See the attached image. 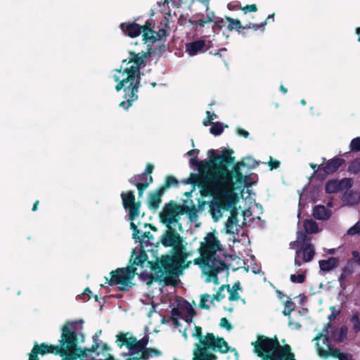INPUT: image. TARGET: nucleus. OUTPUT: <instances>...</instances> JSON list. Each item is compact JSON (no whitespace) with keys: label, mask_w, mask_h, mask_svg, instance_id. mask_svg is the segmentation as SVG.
Segmentation results:
<instances>
[{"label":"nucleus","mask_w":360,"mask_h":360,"mask_svg":"<svg viewBox=\"0 0 360 360\" xmlns=\"http://www.w3.org/2000/svg\"><path fill=\"white\" fill-rule=\"evenodd\" d=\"M235 160L234 156L229 155L205 172L204 178L199 185L202 198H214L226 188L232 189L235 184L238 186L252 185V182L249 181L250 176L243 174L241 167L247 166L255 167L259 162L250 158H244L236 163Z\"/></svg>","instance_id":"obj_1"},{"label":"nucleus","mask_w":360,"mask_h":360,"mask_svg":"<svg viewBox=\"0 0 360 360\" xmlns=\"http://www.w3.org/2000/svg\"><path fill=\"white\" fill-rule=\"evenodd\" d=\"M162 236L160 242L165 248L171 247L169 254L162 255L155 262H148L151 271L155 274V281H164L165 285L176 286V278L189 267L191 261H187L190 253L186 251L184 239L172 226Z\"/></svg>","instance_id":"obj_2"},{"label":"nucleus","mask_w":360,"mask_h":360,"mask_svg":"<svg viewBox=\"0 0 360 360\" xmlns=\"http://www.w3.org/2000/svg\"><path fill=\"white\" fill-rule=\"evenodd\" d=\"M155 51L152 50L151 47H148L147 52L141 51L136 53L130 51L128 63H132V65L122 71V74H127V77L120 81L119 77L114 76L115 81H119L115 86L116 91H120L123 89L124 98L126 99L120 103V107L128 110L132 103L138 99L137 93L141 86L140 69L146 66V60Z\"/></svg>","instance_id":"obj_3"},{"label":"nucleus","mask_w":360,"mask_h":360,"mask_svg":"<svg viewBox=\"0 0 360 360\" xmlns=\"http://www.w3.org/2000/svg\"><path fill=\"white\" fill-rule=\"evenodd\" d=\"M83 321H66L60 328V337L58 345L65 355L70 354L79 345L85 341V335L82 333Z\"/></svg>","instance_id":"obj_4"},{"label":"nucleus","mask_w":360,"mask_h":360,"mask_svg":"<svg viewBox=\"0 0 360 360\" xmlns=\"http://www.w3.org/2000/svg\"><path fill=\"white\" fill-rule=\"evenodd\" d=\"M136 271V268L132 266L117 268L110 273L109 278L105 277V283L110 286L118 285L121 291H128L134 285L131 281L135 276Z\"/></svg>","instance_id":"obj_5"},{"label":"nucleus","mask_w":360,"mask_h":360,"mask_svg":"<svg viewBox=\"0 0 360 360\" xmlns=\"http://www.w3.org/2000/svg\"><path fill=\"white\" fill-rule=\"evenodd\" d=\"M120 197L122 201L123 207L125 210H129V219L131 221L130 229L133 231V238L140 240L139 234L140 231L138 229L136 225L134 223V221L140 214V208L141 202L140 201L136 202L135 195L134 192L128 191L126 192H122Z\"/></svg>","instance_id":"obj_6"},{"label":"nucleus","mask_w":360,"mask_h":360,"mask_svg":"<svg viewBox=\"0 0 360 360\" xmlns=\"http://www.w3.org/2000/svg\"><path fill=\"white\" fill-rule=\"evenodd\" d=\"M233 150L230 148H224L219 155L217 154L214 149H210L207 152L209 160L199 161L197 157H193L190 159L189 163L191 166L197 167L200 173H205L229 155H233Z\"/></svg>","instance_id":"obj_7"},{"label":"nucleus","mask_w":360,"mask_h":360,"mask_svg":"<svg viewBox=\"0 0 360 360\" xmlns=\"http://www.w3.org/2000/svg\"><path fill=\"white\" fill-rule=\"evenodd\" d=\"M128 334V333H120L116 335V339L118 347L121 348L123 345H125L129 351L130 356L138 354L148 348L146 346L149 342L148 335H146L138 340L134 336L127 338Z\"/></svg>","instance_id":"obj_8"},{"label":"nucleus","mask_w":360,"mask_h":360,"mask_svg":"<svg viewBox=\"0 0 360 360\" xmlns=\"http://www.w3.org/2000/svg\"><path fill=\"white\" fill-rule=\"evenodd\" d=\"M235 204L233 195L231 193L221 191L216 195L212 201L209 202L210 212L212 217L216 220L219 217L221 216V210H229Z\"/></svg>","instance_id":"obj_9"},{"label":"nucleus","mask_w":360,"mask_h":360,"mask_svg":"<svg viewBox=\"0 0 360 360\" xmlns=\"http://www.w3.org/2000/svg\"><path fill=\"white\" fill-rule=\"evenodd\" d=\"M254 346L255 352L257 355L264 359L267 356L274 354L280 345V342L276 336L274 338H268L264 335H260L257 338V340L252 343Z\"/></svg>","instance_id":"obj_10"},{"label":"nucleus","mask_w":360,"mask_h":360,"mask_svg":"<svg viewBox=\"0 0 360 360\" xmlns=\"http://www.w3.org/2000/svg\"><path fill=\"white\" fill-rule=\"evenodd\" d=\"M198 345L205 350L210 349L222 354L227 353L230 349V347L223 338L216 337L212 333H207Z\"/></svg>","instance_id":"obj_11"},{"label":"nucleus","mask_w":360,"mask_h":360,"mask_svg":"<svg viewBox=\"0 0 360 360\" xmlns=\"http://www.w3.org/2000/svg\"><path fill=\"white\" fill-rule=\"evenodd\" d=\"M120 28L125 35L131 38L136 37L143 33V40L148 42V32H150V22L147 20L143 25H140L136 22H124L120 25Z\"/></svg>","instance_id":"obj_12"},{"label":"nucleus","mask_w":360,"mask_h":360,"mask_svg":"<svg viewBox=\"0 0 360 360\" xmlns=\"http://www.w3.org/2000/svg\"><path fill=\"white\" fill-rule=\"evenodd\" d=\"M182 206L177 205L173 200L166 203L160 213V221L165 224L167 227L178 221L177 217L182 214Z\"/></svg>","instance_id":"obj_13"},{"label":"nucleus","mask_w":360,"mask_h":360,"mask_svg":"<svg viewBox=\"0 0 360 360\" xmlns=\"http://www.w3.org/2000/svg\"><path fill=\"white\" fill-rule=\"evenodd\" d=\"M323 343L327 345L328 349L326 350L324 348L320 347L319 343H316L317 352L321 357L323 359L333 357L338 358L339 360H354L353 359L352 354L342 353L338 348H330L328 338L327 336H325L323 340Z\"/></svg>","instance_id":"obj_14"},{"label":"nucleus","mask_w":360,"mask_h":360,"mask_svg":"<svg viewBox=\"0 0 360 360\" xmlns=\"http://www.w3.org/2000/svg\"><path fill=\"white\" fill-rule=\"evenodd\" d=\"M315 255L314 247L312 244H302L295 252V265L300 266L302 263L311 261Z\"/></svg>","instance_id":"obj_15"},{"label":"nucleus","mask_w":360,"mask_h":360,"mask_svg":"<svg viewBox=\"0 0 360 360\" xmlns=\"http://www.w3.org/2000/svg\"><path fill=\"white\" fill-rule=\"evenodd\" d=\"M345 163V160L338 156L328 160L325 164L323 163V167H321V170H323V173L319 172V174H318V179L320 180L325 179L328 175L333 174L336 172Z\"/></svg>","instance_id":"obj_16"},{"label":"nucleus","mask_w":360,"mask_h":360,"mask_svg":"<svg viewBox=\"0 0 360 360\" xmlns=\"http://www.w3.org/2000/svg\"><path fill=\"white\" fill-rule=\"evenodd\" d=\"M153 181V176H147L143 173L135 174L129 179V182L137 188L139 198L143 195L145 190Z\"/></svg>","instance_id":"obj_17"},{"label":"nucleus","mask_w":360,"mask_h":360,"mask_svg":"<svg viewBox=\"0 0 360 360\" xmlns=\"http://www.w3.org/2000/svg\"><path fill=\"white\" fill-rule=\"evenodd\" d=\"M264 359L266 360H296L295 354L292 352V348L290 345L285 344L281 345L280 344L278 349L276 350L274 354L267 356Z\"/></svg>","instance_id":"obj_18"},{"label":"nucleus","mask_w":360,"mask_h":360,"mask_svg":"<svg viewBox=\"0 0 360 360\" xmlns=\"http://www.w3.org/2000/svg\"><path fill=\"white\" fill-rule=\"evenodd\" d=\"M207 12L205 18H200L198 20L193 19H186L184 18L183 15L179 19V22L180 25H185L186 22H188L191 25H193L195 30H198V27H204L206 23L213 22L216 20L215 13L214 11H210L209 10Z\"/></svg>","instance_id":"obj_19"},{"label":"nucleus","mask_w":360,"mask_h":360,"mask_svg":"<svg viewBox=\"0 0 360 360\" xmlns=\"http://www.w3.org/2000/svg\"><path fill=\"white\" fill-rule=\"evenodd\" d=\"M205 46L206 44L205 40L198 39L188 43L186 46V49L189 55L195 56L200 51H206L207 49H205Z\"/></svg>","instance_id":"obj_20"},{"label":"nucleus","mask_w":360,"mask_h":360,"mask_svg":"<svg viewBox=\"0 0 360 360\" xmlns=\"http://www.w3.org/2000/svg\"><path fill=\"white\" fill-rule=\"evenodd\" d=\"M164 194V192L162 191L159 188L152 192L149 195L148 206L150 210H156L161 203V197Z\"/></svg>","instance_id":"obj_21"},{"label":"nucleus","mask_w":360,"mask_h":360,"mask_svg":"<svg viewBox=\"0 0 360 360\" xmlns=\"http://www.w3.org/2000/svg\"><path fill=\"white\" fill-rule=\"evenodd\" d=\"M193 357L200 360H217V356L213 353L201 348V346L196 345V347L193 352Z\"/></svg>","instance_id":"obj_22"},{"label":"nucleus","mask_w":360,"mask_h":360,"mask_svg":"<svg viewBox=\"0 0 360 360\" xmlns=\"http://www.w3.org/2000/svg\"><path fill=\"white\" fill-rule=\"evenodd\" d=\"M179 307L181 310L186 311L187 314L183 318L186 323H191L193 318L195 316L196 312L191 304L186 300H183L179 302Z\"/></svg>","instance_id":"obj_23"},{"label":"nucleus","mask_w":360,"mask_h":360,"mask_svg":"<svg viewBox=\"0 0 360 360\" xmlns=\"http://www.w3.org/2000/svg\"><path fill=\"white\" fill-rule=\"evenodd\" d=\"M313 216L318 220H327L331 216V211L324 205H316L313 209Z\"/></svg>","instance_id":"obj_24"},{"label":"nucleus","mask_w":360,"mask_h":360,"mask_svg":"<svg viewBox=\"0 0 360 360\" xmlns=\"http://www.w3.org/2000/svg\"><path fill=\"white\" fill-rule=\"evenodd\" d=\"M28 355V360H39V355H46L45 342L39 344L37 342H34L33 347Z\"/></svg>","instance_id":"obj_25"},{"label":"nucleus","mask_w":360,"mask_h":360,"mask_svg":"<svg viewBox=\"0 0 360 360\" xmlns=\"http://www.w3.org/2000/svg\"><path fill=\"white\" fill-rule=\"evenodd\" d=\"M218 250L219 249L210 245H207L204 242H201L198 250L201 256H202L204 258H207L208 259L210 260V259L215 255Z\"/></svg>","instance_id":"obj_26"},{"label":"nucleus","mask_w":360,"mask_h":360,"mask_svg":"<svg viewBox=\"0 0 360 360\" xmlns=\"http://www.w3.org/2000/svg\"><path fill=\"white\" fill-rule=\"evenodd\" d=\"M210 271L215 273H219L227 268L226 264L221 259L212 257L209 261L208 265Z\"/></svg>","instance_id":"obj_27"},{"label":"nucleus","mask_w":360,"mask_h":360,"mask_svg":"<svg viewBox=\"0 0 360 360\" xmlns=\"http://www.w3.org/2000/svg\"><path fill=\"white\" fill-rule=\"evenodd\" d=\"M320 269L323 271H329L338 265V259L335 257H330L319 262Z\"/></svg>","instance_id":"obj_28"},{"label":"nucleus","mask_w":360,"mask_h":360,"mask_svg":"<svg viewBox=\"0 0 360 360\" xmlns=\"http://www.w3.org/2000/svg\"><path fill=\"white\" fill-rule=\"evenodd\" d=\"M167 36V32L164 28H160L158 32L153 30L152 24L150 23V32H148V42L154 43Z\"/></svg>","instance_id":"obj_29"},{"label":"nucleus","mask_w":360,"mask_h":360,"mask_svg":"<svg viewBox=\"0 0 360 360\" xmlns=\"http://www.w3.org/2000/svg\"><path fill=\"white\" fill-rule=\"evenodd\" d=\"M148 260V255L144 250H141L139 255L134 256V254L131 255V258L130 259V262L131 263V266L136 265L141 266L143 267L144 263Z\"/></svg>","instance_id":"obj_30"},{"label":"nucleus","mask_w":360,"mask_h":360,"mask_svg":"<svg viewBox=\"0 0 360 360\" xmlns=\"http://www.w3.org/2000/svg\"><path fill=\"white\" fill-rule=\"evenodd\" d=\"M205 174V173H200V174L191 173L189 177L184 181V184L192 185L193 188H195V186L199 188L200 183L202 182Z\"/></svg>","instance_id":"obj_31"},{"label":"nucleus","mask_w":360,"mask_h":360,"mask_svg":"<svg viewBox=\"0 0 360 360\" xmlns=\"http://www.w3.org/2000/svg\"><path fill=\"white\" fill-rule=\"evenodd\" d=\"M161 355V352L155 348H146L145 350L141 352L139 357H137L139 360H148L150 357L154 356Z\"/></svg>","instance_id":"obj_32"},{"label":"nucleus","mask_w":360,"mask_h":360,"mask_svg":"<svg viewBox=\"0 0 360 360\" xmlns=\"http://www.w3.org/2000/svg\"><path fill=\"white\" fill-rule=\"evenodd\" d=\"M303 226L307 233H316L319 231L317 223L312 219H306L304 221Z\"/></svg>","instance_id":"obj_33"},{"label":"nucleus","mask_w":360,"mask_h":360,"mask_svg":"<svg viewBox=\"0 0 360 360\" xmlns=\"http://www.w3.org/2000/svg\"><path fill=\"white\" fill-rule=\"evenodd\" d=\"M325 191L327 193H336L340 191L338 180H329L325 186Z\"/></svg>","instance_id":"obj_34"},{"label":"nucleus","mask_w":360,"mask_h":360,"mask_svg":"<svg viewBox=\"0 0 360 360\" xmlns=\"http://www.w3.org/2000/svg\"><path fill=\"white\" fill-rule=\"evenodd\" d=\"M226 20L228 22L227 28L229 30H236L238 32H240V30H243V27L240 22V21L238 19H233L231 17H226Z\"/></svg>","instance_id":"obj_35"},{"label":"nucleus","mask_w":360,"mask_h":360,"mask_svg":"<svg viewBox=\"0 0 360 360\" xmlns=\"http://www.w3.org/2000/svg\"><path fill=\"white\" fill-rule=\"evenodd\" d=\"M183 207H182V214L184 213H186L188 215V217L191 220H195L198 215H197V212H198V210L195 206V205H192L191 207L188 206V205H181Z\"/></svg>","instance_id":"obj_36"},{"label":"nucleus","mask_w":360,"mask_h":360,"mask_svg":"<svg viewBox=\"0 0 360 360\" xmlns=\"http://www.w3.org/2000/svg\"><path fill=\"white\" fill-rule=\"evenodd\" d=\"M217 249H220V242L213 233H208L205 238V242Z\"/></svg>","instance_id":"obj_37"},{"label":"nucleus","mask_w":360,"mask_h":360,"mask_svg":"<svg viewBox=\"0 0 360 360\" xmlns=\"http://www.w3.org/2000/svg\"><path fill=\"white\" fill-rule=\"evenodd\" d=\"M46 354H52L55 355L62 356L64 355L59 345H49L45 342Z\"/></svg>","instance_id":"obj_38"},{"label":"nucleus","mask_w":360,"mask_h":360,"mask_svg":"<svg viewBox=\"0 0 360 360\" xmlns=\"http://www.w3.org/2000/svg\"><path fill=\"white\" fill-rule=\"evenodd\" d=\"M179 181L172 176H168L166 177L164 184L159 188L164 193L165 191L171 187L172 186H177Z\"/></svg>","instance_id":"obj_39"},{"label":"nucleus","mask_w":360,"mask_h":360,"mask_svg":"<svg viewBox=\"0 0 360 360\" xmlns=\"http://www.w3.org/2000/svg\"><path fill=\"white\" fill-rule=\"evenodd\" d=\"M348 171L353 174L360 172V158H357L350 162L348 167Z\"/></svg>","instance_id":"obj_40"},{"label":"nucleus","mask_w":360,"mask_h":360,"mask_svg":"<svg viewBox=\"0 0 360 360\" xmlns=\"http://www.w3.org/2000/svg\"><path fill=\"white\" fill-rule=\"evenodd\" d=\"M224 131V127L221 122H217L213 123L212 126L210 129V131L214 136H219L222 134Z\"/></svg>","instance_id":"obj_41"},{"label":"nucleus","mask_w":360,"mask_h":360,"mask_svg":"<svg viewBox=\"0 0 360 360\" xmlns=\"http://www.w3.org/2000/svg\"><path fill=\"white\" fill-rule=\"evenodd\" d=\"M347 333H348V328L345 325L342 326L340 328L338 338H336V340L338 342H343L345 340L347 339Z\"/></svg>","instance_id":"obj_42"},{"label":"nucleus","mask_w":360,"mask_h":360,"mask_svg":"<svg viewBox=\"0 0 360 360\" xmlns=\"http://www.w3.org/2000/svg\"><path fill=\"white\" fill-rule=\"evenodd\" d=\"M338 182L340 187V191L349 189L353 185V180L351 178H343L338 181Z\"/></svg>","instance_id":"obj_43"},{"label":"nucleus","mask_w":360,"mask_h":360,"mask_svg":"<svg viewBox=\"0 0 360 360\" xmlns=\"http://www.w3.org/2000/svg\"><path fill=\"white\" fill-rule=\"evenodd\" d=\"M297 240L300 244H312L311 243V238L307 236V233L298 231L297 233Z\"/></svg>","instance_id":"obj_44"},{"label":"nucleus","mask_w":360,"mask_h":360,"mask_svg":"<svg viewBox=\"0 0 360 360\" xmlns=\"http://www.w3.org/2000/svg\"><path fill=\"white\" fill-rule=\"evenodd\" d=\"M352 273V270L349 266H345L340 275L338 280L342 287L343 283H345L347 278Z\"/></svg>","instance_id":"obj_45"},{"label":"nucleus","mask_w":360,"mask_h":360,"mask_svg":"<svg viewBox=\"0 0 360 360\" xmlns=\"http://www.w3.org/2000/svg\"><path fill=\"white\" fill-rule=\"evenodd\" d=\"M352 324V329L356 333H358L360 332V319L358 316V314H354L350 320Z\"/></svg>","instance_id":"obj_46"},{"label":"nucleus","mask_w":360,"mask_h":360,"mask_svg":"<svg viewBox=\"0 0 360 360\" xmlns=\"http://www.w3.org/2000/svg\"><path fill=\"white\" fill-rule=\"evenodd\" d=\"M266 25V20H264V22H262L261 23H249L248 25H246L243 27V30L246 29H253L254 30L257 31L259 29H262L263 31L264 30V27Z\"/></svg>","instance_id":"obj_47"},{"label":"nucleus","mask_w":360,"mask_h":360,"mask_svg":"<svg viewBox=\"0 0 360 360\" xmlns=\"http://www.w3.org/2000/svg\"><path fill=\"white\" fill-rule=\"evenodd\" d=\"M214 24L212 25V32L215 33L217 31H220L225 25V22L224 19L219 18L216 19L214 22Z\"/></svg>","instance_id":"obj_48"},{"label":"nucleus","mask_w":360,"mask_h":360,"mask_svg":"<svg viewBox=\"0 0 360 360\" xmlns=\"http://www.w3.org/2000/svg\"><path fill=\"white\" fill-rule=\"evenodd\" d=\"M238 222L236 216H231L229 217L226 222V228L227 229V233H230L231 230L233 229L234 225Z\"/></svg>","instance_id":"obj_49"},{"label":"nucleus","mask_w":360,"mask_h":360,"mask_svg":"<svg viewBox=\"0 0 360 360\" xmlns=\"http://www.w3.org/2000/svg\"><path fill=\"white\" fill-rule=\"evenodd\" d=\"M351 151L359 152L360 151V137L353 139L349 144Z\"/></svg>","instance_id":"obj_50"},{"label":"nucleus","mask_w":360,"mask_h":360,"mask_svg":"<svg viewBox=\"0 0 360 360\" xmlns=\"http://www.w3.org/2000/svg\"><path fill=\"white\" fill-rule=\"evenodd\" d=\"M347 234L349 236H360V221H357L354 226L349 229Z\"/></svg>","instance_id":"obj_51"},{"label":"nucleus","mask_w":360,"mask_h":360,"mask_svg":"<svg viewBox=\"0 0 360 360\" xmlns=\"http://www.w3.org/2000/svg\"><path fill=\"white\" fill-rule=\"evenodd\" d=\"M294 303L292 301H291L290 300H288L285 303V309L283 311V314L285 315V316H288L290 315V314L294 310Z\"/></svg>","instance_id":"obj_52"},{"label":"nucleus","mask_w":360,"mask_h":360,"mask_svg":"<svg viewBox=\"0 0 360 360\" xmlns=\"http://www.w3.org/2000/svg\"><path fill=\"white\" fill-rule=\"evenodd\" d=\"M305 278H306V276L303 274H298V275H296V274L290 275V281L292 283H303L305 281Z\"/></svg>","instance_id":"obj_53"},{"label":"nucleus","mask_w":360,"mask_h":360,"mask_svg":"<svg viewBox=\"0 0 360 360\" xmlns=\"http://www.w3.org/2000/svg\"><path fill=\"white\" fill-rule=\"evenodd\" d=\"M210 297V295L208 294H205L201 296L200 301L199 304V307L202 309H210V305L207 304V302L208 301V298Z\"/></svg>","instance_id":"obj_54"},{"label":"nucleus","mask_w":360,"mask_h":360,"mask_svg":"<svg viewBox=\"0 0 360 360\" xmlns=\"http://www.w3.org/2000/svg\"><path fill=\"white\" fill-rule=\"evenodd\" d=\"M240 9L242 10L245 14H246L248 12L257 11V6L256 4L246 5L243 7L240 6Z\"/></svg>","instance_id":"obj_55"},{"label":"nucleus","mask_w":360,"mask_h":360,"mask_svg":"<svg viewBox=\"0 0 360 360\" xmlns=\"http://www.w3.org/2000/svg\"><path fill=\"white\" fill-rule=\"evenodd\" d=\"M268 165L270 168V170H273V169H278L281 165V162H280V161H278L277 160H274L271 157H270V160L268 162Z\"/></svg>","instance_id":"obj_56"},{"label":"nucleus","mask_w":360,"mask_h":360,"mask_svg":"<svg viewBox=\"0 0 360 360\" xmlns=\"http://www.w3.org/2000/svg\"><path fill=\"white\" fill-rule=\"evenodd\" d=\"M209 261L210 259L200 255V257L194 259L193 263L197 265H208Z\"/></svg>","instance_id":"obj_57"},{"label":"nucleus","mask_w":360,"mask_h":360,"mask_svg":"<svg viewBox=\"0 0 360 360\" xmlns=\"http://www.w3.org/2000/svg\"><path fill=\"white\" fill-rule=\"evenodd\" d=\"M181 310L179 307H174L173 308L172 310H171V319H179V318H182V314L181 312Z\"/></svg>","instance_id":"obj_58"},{"label":"nucleus","mask_w":360,"mask_h":360,"mask_svg":"<svg viewBox=\"0 0 360 360\" xmlns=\"http://www.w3.org/2000/svg\"><path fill=\"white\" fill-rule=\"evenodd\" d=\"M195 332L193 333V336L199 340V342L204 338L202 333V328L200 326H195Z\"/></svg>","instance_id":"obj_59"},{"label":"nucleus","mask_w":360,"mask_h":360,"mask_svg":"<svg viewBox=\"0 0 360 360\" xmlns=\"http://www.w3.org/2000/svg\"><path fill=\"white\" fill-rule=\"evenodd\" d=\"M219 326L221 328H226L227 330H230L231 329H232V326L231 323L225 317L221 319Z\"/></svg>","instance_id":"obj_60"},{"label":"nucleus","mask_w":360,"mask_h":360,"mask_svg":"<svg viewBox=\"0 0 360 360\" xmlns=\"http://www.w3.org/2000/svg\"><path fill=\"white\" fill-rule=\"evenodd\" d=\"M207 117L203 120V125L207 126L208 122L212 123V120H214V117H216L217 115L213 112L212 114L210 113V111L206 112Z\"/></svg>","instance_id":"obj_61"},{"label":"nucleus","mask_w":360,"mask_h":360,"mask_svg":"<svg viewBox=\"0 0 360 360\" xmlns=\"http://www.w3.org/2000/svg\"><path fill=\"white\" fill-rule=\"evenodd\" d=\"M154 170V166L148 163L147 164L145 170L142 172L143 174H145L147 176H152L151 174L153 173Z\"/></svg>","instance_id":"obj_62"},{"label":"nucleus","mask_w":360,"mask_h":360,"mask_svg":"<svg viewBox=\"0 0 360 360\" xmlns=\"http://www.w3.org/2000/svg\"><path fill=\"white\" fill-rule=\"evenodd\" d=\"M240 298V295L238 292V291H234V290H231L229 292V300L230 301H237Z\"/></svg>","instance_id":"obj_63"},{"label":"nucleus","mask_w":360,"mask_h":360,"mask_svg":"<svg viewBox=\"0 0 360 360\" xmlns=\"http://www.w3.org/2000/svg\"><path fill=\"white\" fill-rule=\"evenodd\" d=\"M310 167L314 170V174H316L318 175V174H319V172L323 173V170H321V167H323V163L320 165H317L316 164L311 163Z\"/></svg>","instance_id":"obj_64"}]
</instances>
